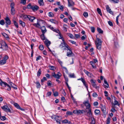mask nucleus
<instances>
[{
	"instance_id": "5701e85b",
	"label": "nucleus",
	"mask_w": 124,
	"mask_h": 124,
	"mask_svg": "<svg viewBox=\"0 0 124 124\" xmlns=\"http://www.w3.org/2000/svg\"><path fill=\"white\" fill-rule=\"evenodd\" d=\"M2 34L5 38H7V40H8L9 39V37L8 34H6L5 33L3 32L2 33Z\"/></svg>"
},
{
	"instance_id": "5fc2aeb1",
	"label": "nucleus",
	"mask_w": 124,
	"mask_h": 124,
	"mask_svg": "<svg viewBox=\"0 0 124 124\" xmlns=\"http://www.w3.org/2000/svg\"><path fill=\"white\" fill-rule=\"evenodd\" d=\"M0 118L1 120L2 121H4L6 120V118L4 116H0Z\"/></svg>"
},
{
	"instance_id": "2eb2a0df",
	"label": "nucleus",
	"mask_w": 124,
	"mask_h": 124,
	"mask_svg": "<svg viewBox=\"0 0 124 124\" xmlns=\"http://www.w3.org/2000/svg\"><path fill=\"white\" fill-rule=\"evenodd\" d=\"M4 19L6 21V23L7 24L10 25L11 24V22L8 17L6 16Z\"/></svg>"
},
{
	"instance_id": "bb28decb",
	"label": "nucleus",
	"mask_w": 124,
	"mask_h": 124,
	"mask_svg": "<svg viewBox=\"0 0 124 124\" xmlns=\"http://www.w3.org/2000/svg\"><path fill=\"white\" fill-rule=\"evenodd\" d=\"M19 23L23 27H24L25 26V23L23 22L21 20H19Z\"/></svg>"
},
{
	"instance_id": "412c9836",
	"label": "nucleus",
	"mask_w": 124,
	"mask_h": 124,
	"mask_svg": "<svg viewBox=\"0 0 124 124\" xmlns=\"http://www.w3.org/2000/svg\"><path fill=\"white\" fill-rule=\"evenodd\" d=\"M40 28L41 29V31L42 33H44L46 32V30L45 26H43L41 27Z\"/></svg>"
},
{
	"instance_id": "a18cd8bd",
	"label": "nucleus",
	"mask_w": 124,
	"mask_h": 124,
	"mask_svg": "<svg viewBox=\"0 0 124 124\" xmlns=\"http://www.w3.org/2000/svg\"><path fill=\"white\" fill-rule=\"evenodd\" d=\"M58 95V92H57L56 91L55 92H53V95L55 97L57 96Z\"/></svg>"
},
{
	"instance_id": "a878e982",
	"label": "nucleus",
	"mask_w": 124,
	"mask_h": 124,
	"mask_svg": "<svg viewBox=\"0 0 124 124\" xmlns=\"http://www.w3.org/2000/svg\"><path fill=\"white\" fill-rule=\"evenodd\" d=\"M49 27H50V29L53 31L57 33H58V32H59V31L58 30L55 29L53 27H51V25H50L49 26Z\"/></svg>"
},
{
	"instance_id": "f03ea898",
	"label": "nucleus",
	"mask_w": 124,
	"mask_h": 124,
	"mask_svg": "<svg viewBox=\"0 0 124 124\" xmlns=\"http://www.w3.org/2000/svg\"><path fill=\"white\" fill-rule=\"evenodd\" d=\"M8 83L9 84H8L7 83L1 81L0 82V85L3 87H5V89L8 90L10 91L11 89V87L13 85H14V84L10 81H8Z\"/></svg>"
},
{
	"instance_id": "37998d69",
	"label": "nucleus",
	"mask_w": 124,
	"mask_h": 124,
	"mask_svg": "<svg viewBox=\"0 0 124 124\" xmlns=\"http://www.w3.org/2000/svg\"><path fill=\"white\" fill-rule=\"evenodd\" d=\"M49 67L50 69L52 70H54L56 69L55 67L53 66H50Z\"/></svg>"
},
{
	"instance_id": "6e6552de",
	"label": "nucleus",
	"mask_w": 124,
	"mask_h": 124,
	"mask_svg": "<svg viewBox=\"0 0 124 124\" xmlns=\"http://www.w3.org/2000/svg\"><path fill=\"white\" fill-rule=\"evenodd\" d=\"M1 46L0 48L3 49V50H6L8 49V46L5 43V42L3 41H2L1 42Z\"/></svg>"
},
{
	"instance_id": "393cba45",
	"label": "nucleus",
	"mask_w": 124,
	"mask_h": 124,
	"mask_svg": "<svg viewBox=\"0 0 124 124\" xmlns=\"http://www.w3.org/2000/svg\"><path fill=\"white\" fill-rule=\"evenodd\" d=\"M91 65H92V66L93 68H96V66L95 64V63L94 62H93L91 61L90 62Z\"/></svg>"
},
{
	"instance_id": "338daca9",
	"label": "nucleus",
	"mask_w": 124,
	"mask_h": 124,
	"mask_svg": "<svg viewBox=\"0 0 124 124\" xmlns=\"http://www.w3.org/2000/svg\"><path fill=\"white\" fill-rule=\"evenodd\" d=\"M47 84L48 86H50L51 85V83L50 81H48L47 82Z\"/></svg>"
},
{
	"instance_id": "603ef678",
	"label": "nucleus",
	"mask_w": 124,
	"mask_h": 124,
	"mask_svg": "<svg viewBox=\"0 0 124 124\" xmlns=\"http://www.w3.org/2000/svg\"><path fill=\"white\" fill-rule=\"evenodd\" d=\"M5 24L4 21V20H2L0 21V24L2 25H4Z\"/></svg>"
},
{
	"instance_id": "c03bdc74",
	"label": "nucleus",
	"mask_w": 124,
	"mask_h": 124,
	"mask_svg": "<svg viewBox=\"0 0 124 124\" xmlns=\"http://www.w3.org/2000/svg\"><path fill=\"white\" fill-rule=\"evenodd\" d=\"M67 26V25L66 24H64L63 25V31L65 32L67 31V28L65 27V26Z\"/></svg>"
},
{
	"instance_id": "4be33fe9",
	"label": "nucleus",
	"mask_w": 124,
	"mask_h": 124,
	"mask_svg": "<svg viewBox=\"0 0 124 124\" xmlns=\"http://www.w3.org/2000/svg\"><path fill=\"white\" fill-rule=\"evenodd\" d=\"M39 8V7L37 5L32 6V9L34 11H35L37 10Z\"/></svg>"
},
{
	"instance_id": "4d7b16f0",
	"label": "nucleus",
	"mask_w": 124,
	"mask_h": 124,
	"mask_svg": "<svg viewBox=\"0 0 124 124\" xmlns=\"http://www.w3.org/2000/svg\"><path fill=\"white\" fill-rule=\"evenodd\" d=\"M93 96L94 97H96L98 96V94L94 92L93 93Z\"/></svg>"
},
{
	"instance_id": "7c9ffc66",
	"label": "nucleus",
	"mask_w": 124,
	"mask_h": 124,
	"mask_svg": "<svg viewBox=\"0 0 124 124\" xmlns=\"http://www.w3.org/2000/svg\"><path fill=\"white\" fill-rule=\"evenodd\" d=\"M44 34V33H43L40 36V38L43 40H45H45L46 39H45Z\"/></svg>"
},
{
	"instance_id": "f704fd0d",
	"label": "nucleus",
	"mask_w": 124,
	"mask_h": 124,
	"mask_svg": "<svg viewBox=\"0 0 124 124\" xmlns=\"http://www.w3.org/2000/svg\"><path fill=\"white\" fill-rule=\"evenodd\" d=\"M111 120L110 118L108 117L107 118L106 120V124H110V121Z\"/></svg>"
},
{
	"instance_id": "473e14b6",
	"label": "nucleus",
	"mask_w": 124,
	"mask_h": 124,
	"mask_svg": "<svg viewBox=\"0 0 124 124\" xmlns=\"http://www.w3.org/2000/svg\"><path fill=\"white\" fill-rule=\"evenodd\" d=\"M38 2L40 6H42L44 5L43 0H39Z\"/></svg>"
},
{
	"instance_id": "ddd939ff",
	"label": "nucleus",
	"mask_w": 124,
	"mask_h": 124,
	"mask_svg": "<svg viewBox=\"0 0 124 124\" xmlns=\"http://www.w3.org/2000/svg\"><path fill=\"white\" fill-rule=\"evenodd\" d=\"M90 82L92 84V86L94 87L95 88L97 89H98L99 87L98 86H96V84L95 83L96 81L95 80H93L92 79L90 80Z\"/></svg>"
},
{
	"instance_id": "423d86ee",
	"label": "nucleus",
	"mask_w": 124,
	"mask_h": 124,
	"mask_svg": "<svg viewBox=\"0 0 124 124\" xmlns=\"http://www.w3.org/2000/svg\"><path fill=\"white\" fill-rule=\"evenodd\" d=\"M65 50H67V55L68 57H70L74 55L73 54L70 49V47L69 46H67V48H65Z\"/></svg>"
},
{
	"instance_id": "6ab92c4d",
	"label": "nucleus",
	"mask_w": 124,
	"mask_h": 124,
	"mask_svg": "<svg viewBox=\"0 0 124 124\" xmlns=\"http://www.w3.org/2000/svg\"><path fill=\"white\" fill-rule=\"evenodd\" d=\"M58 33H59V34L58 35L59 37L58 38L59 39H61L62 41L63 42V43L64 44H65V41H64V38L62 37V35L61 34V33L60 31H59V32H58Z\"/></svg>"
},
{
	"instance_id": "9d476101",
	"label": "nucleus",
	"mask_w": 124,
	"mask_h": 124,
	"mask_svg": "<svg viewBox=\"0 0 124 124\" xmlns=\"http://www.w3.org/2000/svg\"><path fill=\"white\" fill-rule=\"evenodd\" d=\"M100 107L104 115H106L107 113V112L106 111V108L105 106L102 104H101Z\"/></svg>"
},
{
	"instance_id": "49530a36",
	"label": "nucleus",
	"mask_w": 124,
	"mask_h": 124,
	"mask_svg": "<svg viewBox=\"0 0 124 124\" xmlns=\"http://www.w3.org/2000/svg\"><path fill=\"white\" fill-rule=\"evenodd\" d=\"M32 6L31 5V3H29L27 6V8L29 9L32 8Z\"/></svg>"
},
{
	"instance_id": "0eeeda50",
	"label": "nucleus",
	"mask_w": 124,
	"mask_h": 124,
	"mask_svg": "<svg viewBox=\"0 0 124 124\" xmlns=\"http://www.w3.org/2000/svg\"><path fill=\"white\" fill-rule=\"evenodd\" d=\"M10 7L11 8V13L12 15H14L16 13V11L14 8V3L13 2H11L10 4Z\"/></svg>"
},
{
	"instance_id": "4c0bfd02",
	"label": "nucleus",
	"mask_w": 124,
	"mask_h": 124,
	"mask_svg": "<svg viewBox=\"0 0 124 124\" xmlns=\"http://www.w3.org/2000/svg\"><path fill=\"white\" fill-rule=\"evenodd\" d=\"M67 35L69 36L70 38L73 39V35L69 33H67Z\"/></svg>"
},
{
	"instance_id": "58836bf2",
	"label": "nucleus",
	"mask_w": 124,
	"mask_h": 124,
	"mask_svg": "<svg viewBox=\"0 0 124 124\" xmlns=\"http://www.w3.org/2000/svg\"><path fill=\"white\" fill-rule=\"evenodd\" d=\"M97 11L98 13L101 16L102 15V14L101 10L99 8H97Z\"/></svg>"
},
{
	"instance_id": "4468645a",
	"label": "nucleus",
	"mask_w": 124,
	"mask_h": 124,
	"mask_svg": "<svg viewBox=\"0 0 124 124\" xmlns=\"http://www.w3.org/2000/svg\"><path fill=\"white\" fill-rule=\"evenodd\" d=\"M84 111V110H75L73 111V113L75 114L79 115V114L83 113V112Z\"/></svg>"
},
{
	"instance_id": "f3484780",
	"label": "nucleus",
	"mask_w": 124,
	"mask_h": 124,
	"mask_svg": "<svg viewBox=\"0 0 124 124\" xmlns=\"http://www.w3.org/2000/svg\"><path fill=\"white\" fill-rule=\"evenodd\" d=\"M106 8L107 11L108 12L111 14H113V12L111 11V9L109 7L108 5H107L106 6Z\"/></svg>"
},
{
	"instance_id": "f8f14e48",
	"label": "nucleus",
	"mask_w": 124,
	"mask_h": 124,
	"mask_svg": "<svg viewBox=\"0 0 124 124\" xmlns=\"http://www.w3.org/2000/svg\"><path fill=\"white\" fill-rule=\"evenodd\" d=\"M11 103L13 104L15 107L17 109H20L21 110H24V109L22 108L18 103H15L13 101H12Z\"/></svg>"
},
{
	"instance_id": "39448f33",
	"label": "nucleus",
	"mask_w": 124,
	"mask_h": 124,
	"mask_svg": "<svg viewBox=\"0 0 124 124\" xmlns=\"http://www.w3.org/2000/svg\"><path fill=\"white\" fill-rule=\"evenodd\" d=\"M51 117L53 120L56 121L57 123L59 124L61 123L60 120L61 119V117L56 115H53L51 116Z\"/></svg>"
},
{
	"instance_id": "69168bd1",
	"label": "nucleus",
	"mask_w": 124,
	"mask_h": 124,
	"mask_svg": "<svg viewBox=\"0 0 124 124\" xmlns=\"http://www.w3.org/2000/svg\"><path fill=\"white\" fill-rule=\"evenodd\" d=\"M91 31L92 32H94L95 31V28H94L93 27H92L91 28Z\"/></svg>"
},
{
	"instance_id": "20e7f679",
	"label": "nucleus",
	"mask_w": 124,
	"mask_h": 124,
	"mask_svg": "<svg viewBox=\"0 0 124 124\" xmlns=\"http://www.w3.org/2000/svg\"><path fill=\"white\" fill-rule=\"evenodd\" d=\"M44 22V21L41 20H38L37 23H34L33 24L36 27L40 28Z\"/></svg>"
},
{
	"instance_id": "e2e57ef3",
	"label": "nucleus",
	"mask_w": 124,
	"mask_h": 124,
	"mask_svg": "<svg viewBox=\"0 0 124 124\" xmlns=\"http://www.w3.org/2000/svg\"><path fill=\"white\" fill-rule=\"evenodd\" d=\"M64 7L63 6L61 5L59 7V8L62 11H63Z\"/></svg>"
},
{
	"instance_id": "3c124183",
	"label": "nucleus",
	"mask_w": 124,
	"mask_h": 124,
	"mask_svg": "<svg viewBox=\"0 0 124 124\" xmlns=\"http://www.w3.org/2000/svg\"><path fill=\"white\" fill-rule=\"evenodd\" d=\"M50 21L52 23H57V22L54 19H50Z\"/></svg>"
},
{
	"instance_id": "774afa93",
	"label": "nucleus",
	"mask_w": 124,
	"mask_h": 124,
	"mask_svg": "<svg viewBox=\"0 0 124 124\" xmlns=\"http://www.w3.org/2000/svg\"><path fill=\"white\" fill-rule=\"evenodd\" d=\"M21 3H22L23 5L25 4L26 3V0H21Z\"/></svg>"
},
{
	"instance_id": "79ce46f5",
	"label": "nucleus",
	"mask_w": 124,
	"mask_h": 124,
	"mask_svg": "<svg viewBox=\"0 0 124 124\" xmlns=\"http://www.w3.org/2000/svg\"><path fill=\"white\" fill-rule=\"evenodd\" d=\"M13 22L15 26L17 28H18V23L16 22V21L15 20L13 21Z\"/></svg>"
},
{
	"instance_id": "ea45409f",
	"label": "nucleus",
	"mask_w": 124,
	"mask_h": 124,
	"mask_svg": "<svg viewBox=\"0 0 124 124\" xmlns=\"http://www.w3.org/2000/svg\"><path fill=\"white\" fill-rule=\"evenodd\" d=\"M6 63V62L4 61L3 59L2 60L0 61V65H3Z\"/></svg>"
},
{
	"instance_id": "8fccbe9b",
	"label": "nucleus",
	"mask_w": 124,
	"mask_h": 124,
	"mask_svg": "<svg viewBox=\"0 0 124 124\" xmlns=\"http://www.w3.org/2000/svg\"><path fill=\"white\" fill-rule=\"evenodd\" d=\"M84 16L85 17H86L88 16V13L86 12H84L83 14Z\"/></svg>"
},
{
	"instance_id": "aec40b11",
	"label": "nucleus",
	"mask_w": 124,
	"mask_h": 124,
	"mask_svg": "<svg viewBox=\"0 0 124 124\" xmlns=\"http://www.w3.org/2000/svg\"><path fill=\"white\" fill-rule=\"evenodd\" d=\"M67 46H68L66 44V43L65 42V44H64L63 42L61 43V44L59 45V47L60 48H62L63 47H64V46L65 47V48H67Z\"/></svg>"
},
{
	"instance_id": "2f4dec72",
	"label": "nucleus",
	"mask_w": 124,
	"mask_h": 124,
	"mask_svg": "<svg viewBox=\"0 0 124 124\" xmlns=\"http://www.w3.org/2000/svg\"><path fill=\"white\" fill-rule=\"evenodd\" d=\"M94 112L95 115H97L100 114V110L98 109H96L94 111Z\"/></svg>"
},
{
	"instance_id": "a19ab883",
	"label": "nucleus",
	"mask_w": 124,
	"mask_h": 124,
	"mask_svg": "<svg viewBox=\"0 0 124 124\" xmlns=\"http://www.w3.org/2000/svg\"><path fill=\"white\" fill-rule=\"evenodd\" d=\"M97 30L98 32L100 33H102L103 32V31L101 30V29L99 28H97Z\"/></svg>"
},
{
	"instance_id": "c85d7f7f",
	"label": "nucleus",
	"mask_w": 124,
	"mask_h": 124,
	"mask_svg": "<svg viewBox=\"0 0 124 124\" xmlns=\"http://www.w3.org/2000/svg\"><path fill=\"white\" fill-rule=\"evenodd\" d=\"M104 82L105 84L106 85H104V87L105 88H108L109 86V85L108 84L107 81L105 79H104Z\"/></svg>"
},
{
	"instance_id": "13d9d810",
	"label": "nucleus",
	"mask_w": 124,
	"mask_h": 124,
	"mask_svg": "<svg viewBox=\"0 0 124 124\" xmlns=\"http://www.w3.org/2000/svg\"><path fill=\"white\" fill-rule=\"evenodd\" d=\"M48 15L50 17H52L54 16V14L53 13L51 12L49 13Z\"/></svg>"
},
{
	"instance_id": "864d4df0",
	"label": "nucleus",
	"mask_w": 124,
	"mask_h": 124,
	"mask_svg": "<svg viewBox=\"0 0 124 124\" xmlns=\"http://www.w3.org/2000/svg\"><path fill=\"white\" fill-rule=\"evenodd\" d=\"M52 92H47L46 94V96L48 97L50 96L52 94Z\"/></svg>"
},
{
	"instance_id": "bf43d9fd",
	"label": "nucleus",
	"mask_w": 124,
	"mask_h": 124,
	"mask_svg": "<svg viewBox=\"0 0 124 124\" xmlns=\"http://www.w3.org/2000/svg\"><path fill=\"white\" fill-rule=\"evenodd\" d=\"M69 76L71 78H74L75 77L74 75L73 74H70L69 75Z\"/></svg>"
},
{
	"instance_id": "de8ad7c7",
	"label": "nucleus",
	"mask_w": 124,
	"mask_h": 124,
	"mask_svg": "<svg viewBox=\"0 0 124 124\" xmlns=\"http://www.w3.org/2000/svg\"><path fill=\"white\" fill-rule=\"evenodd\" d=\"M41 70L40 69H39L37 72V76L39 77V76L41 73Z\"/></svg>"
},
{
	"instance_id": "052dcab7",
	"label": "nucleus",
	"mask_w": 124,
	"mask_h": 124,
	"mask_svg": "<svg viewBox=\"0 0 124 124\" xmlns=\"http://www.w3.org/2000/svg\"><path fill=\"white\" fill-rule=\"evenodd\" d=\"M83 83L84 85L86 87H87L88 86L87 84L86 83V82L85 80L83 82H82Z\"/></svg>"
},
{
	"instance_id": "9b49d317",
	"label": "nucleus",
	"mask_w": 124,
	"mask_h": 124,
	"mask_svg": "<svg viewBox=\"0 0 124 124\" xmlns=\"http://www.w3.org/2000/svg\"><path fill=\"white\" fill-rule=\"evenodd\" d=\"M1 108L5 111L7 112H11V110L7 105H4L1 107Z\"/></svg>"
},
{
	"instance_id": "b1692460",
	"label": "nucleus",
	"mask_w": 124,
	"mask_h": 124,
	"mask_svg": "<svg viewBox=\"0 0 124 124\" xmlns=\"http://www.w3.org/2000/svg\"><path fill=\"white\" fill-rule=\"evenodd\" d=\"M74 5V3L71 0L68 1V5L69 7L73 6Z\"/></svg>"
},
{
	"instance_id": "7ed1b4c3",
	"label": "nucleus",
	"mask_w": 124,
	"mask_h": 124,
	"mask_svg": "<svg viewBox=\"0 0 124 124\" xmlns=\"http://www.w3.org/2000/svg\"><path fill=\"white\" fill-rule=\"evenodd\" d=\"M97 48L99 50L101 49L102 41L99 38H96V39L95 42Z\"/></svg>"
},
{
	"instance_id": "680f3d73",
	"label": "nucleus",
	"mask_w": 124,
	"mask_h": 124,
	"mask_svg": "<svg viewBox=\"0 0 124 124\" xmlns=\"http://www.w3.org/2000/svg\"><path fill=\"white\" fill-rule=\"evenodd\" d=\"M69 41L72 44H76V43L75 42L71 40H69Z\"/></svg>"
},
{
	"instance_id": "6e6d98bb",
	"label": "nucleus",
	"mask_w": 124,
	"mask_h": 124,
	"mask_svg": "<svg viewBox=\"0 0 124 124\" xmlns=\"http://www.w3.org/2000/svg\"><path fill=\"white\" fill-rule=\"evenodd\" d=\"M39 48L40 50H43L44 48L43 46L42 45H40L39 46Z\"/></svg>"
},
{
	"instance_id": "0e129e2a",
	"label": "nucleus",
	"mask_w": 124,
	"mask_h": 124,
	"mask_svg": "<svg viewBox=\"0 0 124 124\" xmlns=\"http://www.w3.org/2000/svg\"><path fill=\"white\" fill-rule=\"evenodd\" d=\"M62 123H68V121L67 120H65L62 121Z\"/></svg>"
},
{
	"instance_id": "c756f323",
	"label": "nucleus",
	"mask_w": 124,
	"mask_h": 124,
	"mask_svg": "<svg viewBox=\"0 0 124 124\" xmlns=\"http://www.w3.org/2000/svg\"><path fill=\"white\" fill-rule=\"evenodd\" d=\"M84 72L88 76H90L91 75V73L89 72L88 71H87V70H84Z\"/></svg>"
},
{
	"instance_id": "a211bd4d",
	"label": "nucleus",
	"mask_w": 124,
	"mask_h": 124,
	"mask_svg": "<svg viewBox=\"0 0 124 124\" xmlns=\"http://www.w3.org/2000/svg\"><path fill=\"white\" fill-rule=\"evenodd\" d=\"M35 19V17L30 16H28V19L31 22H33V21Z\"/></svg>"
},
{
	"instance_id": "c9c22d12",
	"label": "nucleus",
	"mask_w": 124,
	"mask_h": 124,
	"mask_svg": "<svg viewBox=\"0 0 124 124\" xmlns=\"http://www.w3.org/2000/svg\"><path fill=\"white\" fill-rule=\"evenodd\" d=\"M114 100L115 101H114V105L119 106L120 105V104L116 100V99H114Z\"/></svg>"
},
{
	"instance_id": "f257e3e1",
	"label": "nucleus",
	"mask_w": 124,
	"mask_h": 124,
	"mask_svg": "<svg viewBox=\"0 0 124 124\" xmlns=\"http://www.w3.org/2000/svg\"><path fill=\"white\" fill-rule=\"evenodd\" d=\"M84 105L86 107L85 110L87 111V115L89 117H91L92 116V112L91 108V105L89 103L88 100L85 101L83 102Z\"/></svg>"
},
{
	"instance_id": "72a5a7b5",
	"label": "nucleus",
	"mask_w": 124,
	"mask_h": 124,
	"mask_svg": "<svg viewBox=\"0 0 124 124\" xmlns=\"http://www.w3.org/2000/svg\"><path fill=\"white\" fill-rule=\"evenodd\" d=\"M36 87L37 88H39L40 87V85L39 81H37L36 82Z\"/></svg>"
},
{
	"instance_id": "dca6fc26",
	"label": "nucleus",
	"mask_w": 124,
	"mask_h": 124,
	"mask_svg": "<svg viewBox=\"0 0 124 124\" xmlns=\"http://www.w3.org/2000/svg\"><path fill=\"white\" fill-rule=\"evenodd\" d=\"M44 43L45 45L48 47V48L49 49L48 46L50 45L51 44L50 42L47 39H45V41H44Z\"/></svg>"
},
{
	"instance_id": "1a4fd4ad",
	"label": "nucleus",
	"mask_w": 124,
	"mask_h": 124,
	"mask_svg": "<svg viewBox=\"0 0 124 124\" xmlns=\"http://www.w3.org/2000/svg\"><path fill=\"white\" fill-rule=\"evenodd\" d=\"M52 76L56 78L59 79L62 76V74L59 72H58L56 74L55 72H53L52 73Z\"/></svg>"
},
{
	"instance_id": "09e8293b",
	"label": "nucleus",
	"mask_w": 124,
	"mask_h": 124,
	"mask_svg": "<svg viewBox=\"0 0 124 124\" xmlns=\"http://www.w3.org/2000/svg\"><path fill=\"white\" fill-rule=\"evenodd\" d=\"M87 38V36L86 35L82 36L81 38V39L82 40H84Z\"/></svg>"
},
{
	"instance_id": "cd10ccee",
	"label": "nucleus",
	"mask_w": 124,
	"mask_h": 124,
	"mask_svg": "<svg viewBox=\"0 0 124 124\" xmlns=\"http://www.w3.org/2000/svg\"><path fill=\"white\" fill-rule=\"evenodd\" d=\"M8 58V56L7 55H5L3 57L2 59L6 62V61Z\"/></svg>"
},
{
	"instance_id": "e433bc0d",
	"label": "nucleus",
	"mask_w": 124,
	"mask_h": 124,
	"mask_svg": "<svg viewBox=\"0 0 124 124\" xmlns=\"http://www.w3.org/2000/svg\"><path fill=\"white\" fill-rule=\"evenodd\" d=\"M95 119L93 118H92L91 124H95Z\"/></svg>"
}]
</instances>
